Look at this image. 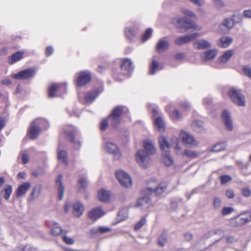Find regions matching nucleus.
<instances>
[{
	"label": "nucleus",
	"mask_w": 251,
	"mask_h": 251,
	"mask_svg": "<svg viewBox=\"0 0 251 251\" xmlns=\"http://www.w3.org/2000/svg\"><path fill=\"white\" fill-rule=\"evenodd\" d=\"M169 42L164 38L159 39L156 45V50L158 52L165 51L169 48Z\"/></svg>",
	"instance_id": "b1692460"
},
{
	"label": "nucleus",
	"mask_w": 251,
	"mask_h": 251,
	"mask_svg": "<svg viewBox=\"0 0 251 251\" xmlns=\"http://www.w3.org/2000/svg\"><path fill=\"white\" fill-rule=\"evenodd\" d=\"M146 223V219L145 218H142V219L137 223L135 226V229L138 230L140 229L143 225Z\"/></svg>",
	"instance_id": "680f3d73"
},
{
	"label": "nucleus",
	"mask_w": 251,
	"mask_h": 251,
	"mask_svg": "<svg viewBox=\"0 0 251 251\" xmlns=\"http://www.w3.org/2000/svg\"><path fill=\"white\" fill-rule=\"evenodd\" d=\"M236 164L238 165L240 169L243 172L244 170H247L249 166V162L243 163L240 161H237Z\"/></svg>",
	"instance_id": "8fccbe9b"
},
{
	"label": "nucleus",
	"mask_w": 251,
	"mask_h": 251,
	"mask_svg": "<svg viewBox=\"0 0 251 251\" xmlns=\"http://www.w3.org/2000/svg\"><path fill=\"white\" fill-rule=\"evenodd\" d=\"M21 160L24 164H26L28 162V156L25 152L21 153Z\"/></svg>",
	"instance_id": "338daca9"
},
{
	"label": "nucleus",
	"mask_w": 251,
	"mask_h": 251,
	"mask_svg": "<svg viewBox=\"0 0 251 251\" xmlns=\"http://www.w3.org/2000/svg\"><path fill=\"white\" fill-rule=\"evenodd\" d=\"M232 50L226 51L219 58V62L221 63L224 64L226 63L233 55Z\"/></svg>",
	"instance_id": "4c0bfd02"
},
{
	"label": "nucleus",
	"mask_w": 251,
	"mask_h": 251,
	"mask_svg": "<svg viewBox=\"0 0 251 251\" xmlns=\"http://www.w3.org/2000/svg\"><path fill=\"white\" fill-rule=\"evenodd\" d=\"M151 204V199L148 196H145L138 199L135 206L141 209H147Z\"/></svg>",
	"instance_id": "aec40b11"
},
{
	"label": "nucleus",
	"mask_w": 251,
	"mask_h": 251,
	"mask_svg": "<svg viewBox=\"0 0 251 251\" xmlns=\"http://www.w3.org/2000/svg\"><path fill=\"white\" fill-rule=\"evenodd\" d=\"M152 30L151 28H148L146 30L145 33L142 36V41L143 42L146 41L151 36Z\"/></svg>",
	"instance_id": "de8ad7c7"
},
{
	"label": "nucleus",
	"mask_w": 251,
	"mask_h": 251,
	"mask_svg": "<svg viewBox=\"0 0 251 251\" xmlns=\"http://www.w3.org/2000/svg\"><path fill=\"white\" fill-rule=\"evenodd\" d=\"M228 95L233 102L238 106H245L246 105L245 98L240 90L232 88L228 92Z\"/></svg>",
	"instance_id": "7ed1b4c3"
},
{
	"label": "nucleus",
	"mask_w": 251,
	"mask_h": 251,
	"mask_svg": "<svg viewBox=\"0 0 251 251\" xmlns=\"http://www.w3.org/2000/svg\"><path fill=\"white\" fill-rule=\"evenodd\" d=\"M234 25V20L232 18H226L224 20L222 25L225 26L227 28H231ZM221 25H219L220 26Z\"/></svg>",
	"instance_id": "c03bdc74"
},
{
	"label": "nucleus",
	"mask_w": 251,
	"mask_h": 251,
	"mask_svg": "<svg viewBox=\"0 0 251 251\" xmlns=\"http://www.w3.org/2000/svg\"><path fill=\"white\" fill-rule=\"evenodd\" d=\"M125 35L129 40H131L134 36V33L130 28H126L125 30Z\"/></svg>",
	"instance_id": "13d9d810"
},
{
	"label": "nucleus",
	"mask_w": 251,
	"mask_h": 251,
	"mask_svg": "<svg viewBox=\"0 0 251 251\" xmlns=\"http://www.w3.org/2000/svg\"><path fill=\"white\" fill-rule=\"evenodd\" d=\"M108 122L110 123L108 119H104L102 120L100 124V128L101 130H105L107 128L108 126Z\"/></svg>",
	"instance_id": "bf43d9fd"
},
{
	"label": "nucleus",
	"mask_w": 251,
	"mask_h": 251,
	"mask_svg": "<svg viewBox=\"0 0 251 251\" xmlns=\"http://www.w3.org/2000/svg\"><path fill=\"white\" fill-rule=\"evenodd\" d=\"M234 209L231 207H225L222 210V214L223 215L225 216L231 213Z\"/></svg>",
	"instance_id": "5fc2aeb1"
},
{
	"label": "nucleus",
	"mask_w": 251,
	"mask_h": 251,
	"mask_svg": "<svg viewBox=\"0 0 251 251\" xmlns=\"http://www.w3.org/2000/svg\"><path fill=\"white\" fill-rule=\"evenodd\" d=\"M226 148V142H220L215 146L211 149L212 151L218 152L225 150Z\"/></svg>",
	"instance_id": "a19ab883"
},
{
	"label": "nucleus",
	"mask_w": 251,
	"mask_h": 251,
	"mask_svg": "<svg viewBox=\"0 0 251 251\" xmlns=\"http://www.w3.org/2000/svg\"><path fill=\"white\" fill-rule=\"evenodd\" d=\"M128 216V210L126 208L121 209L118 214L117 217L119 222L126 219Z\"/></svg>",
	"instance_id": "37998d69"
},
{
	"label": "nucleus",
	"mask_w": 251,
	"mask_h": 251,
	"mask_svg": "<svg viewBox=\"0 0 251 251\" xmlns=\"http://www.w3.org/2000/svg\"><path fill=\"white\" fill-rule=\"evenodd\" d=\"M62 231V228L60 227L55 226L51 229V234L54 236H57L61 233Z\"/></svg>",
	"instance_id": "603ef678"
},
{
	"label": "nucleus",
	"mask_w": 251,
	"mask_h": 251,
	"mask_svg": "<svg viewBox=\"0 0 251 251\" xmlns=\"http://www.w3.org/2000/svg\"><path fill=\"white\" fill-rule=\"evenodd\" d=\"M137 162L143 167H147L151 164V160L149 154L142 150L138 151L135 155Z\"/></svg>",
	"instance_id": "423d86ee"
},
{
	"label": "nucleus",
	"mask_w": 251,
	"mask_h": 251,
	"mask_svg": "<svg viewBox=\"0 0 251 251\" xmlns=\"http://www.w3.org/2000/svg\"><path fill=\"white\" fill-rule=\"evenodd\" d=\"M167 236L165 234H163L160 236L158 240V244L163 247L165 244L167 243Z\"/></svg>",
	"instance_id": "864d4df0"
},
{
	"label": "nucleus",
	"mask_w": 251,
	"mask_h": 251,
	"mask_svg": "<svg viewBox=\"0 0 251 251\" xmlns=\"http://www.w3.org/2000/svg\"><path fill=\"white\" fill-rule=\"evenodd\" d=\"M203 104L206 107L210 108V107L212 104V100L211 98H205L203 99Z\"/></svg>",
	"instance_id": "e2e57ef3"
},
{
	"label": "nucleus",
	"mask_w": 251,
	"mask_h": 251,
	"mask_svg": "<svg viewBox=\"0 0 251 251\" xmlns=\"http://www.w3.org/2000/svg\"><path fill=\"white\" fill-rule=\"evenodd\" d=\"M162 69V67L159 65L157 61L152 60L149 65V74L151 75H154L157 71Z\"/></svg>",
	"instance_id": "cd10ccee"
},
{
	"label": "nucleus",
	"mask_w": 251,
	"mask_h": 251,
	"mask_svg": "<svg viewBox=\"0 0 251 251\" xmlns=\"http://www.w3.org/2000/svg\"><path fill=\"white\" fill-rule=\"evenodd\" d=\"M105 149L110 153L113 154L115 159H119L121 155V153L117 145L112 142H106L105 145Z\"/></svg>",
	"instance_id": "dca6fc26"
},
{
	"label": "nucleus",
	"mask_w": 251,
	"mask_h": 251,
	"mask_svg": "<svg viewBox=\"0 0 251 251\" xmlns=\"http://www.w3.org/2000/svg\"><path fill=\"white\" fill-rule=\"evenodd\" d=\"M127 111V108L123 106H117L113 109L111 115L108 117L109 121L113 128H116L118 127L121 121V114L124 112Z\"/></svg>",
	"instance_id": "f03ea898"
},
{
	"label": "nucleus",
	"mask_w": 251,
	"mask_h": 251,
	"mask_svg": "<svg viewBox=\"0 0 251 251\" xmlns=\"http://www.w3.org/2000/svg\"><path fill=\"white\" fill-rule=\"evenodd\" d=\"M99 93L100 92L97 89L87 92L85 96V102L87 103H92L97 98Z\"/></svg>",
	"instance_id": "393cba45"
},
{
	"label": "nucleus",
	"mask_w": 251,
	"mask_h": 251,
	"mask_svg": "<svg viewBox=\"0 0 251 251\" xmlns=\"http://www.w3.org/2000/svg\"><path fill=\"white\" fill-rule=\"evenodd\" d=\"M78 185L82 189H85L87 185V180L83 177H81L78 182Z\"/></svg>",
	"instance_id": "6e6d98bb"
},
{
	"label": "nucleus",
	"mask_w": 251,
	"mask_h": 251,
	"mask_svg": "<svg viewBox=\"0 0 251 251\" xmlns=\"http://www.w3.org/2000/svg\"><path fill=\"white\" fill-rule=\"evenodd\" d=\"M105 214L101 207H98L90 211L88 216L93 220H96Z\"/></svg>",
	"instance_id": "4be33fe9"
},
{
	"label": "nucleus",
	"mask_w": 251,
	"mask_h": 251,
	"mask_svg": "<svg viewBox=\"0 0 251 251\" xmlns=\"http://www.w3.org/2000/svg\"><path fill=\"white\" fill-rule=\"evenodd\" d=\"M163 163L167 166H170L172 165L173 163L174 160L171 155L169 154V152L167 153H163Z\"/></svg>",
	"instance_id": "58836bf2"
},
{
	"label": "nucleus",
	"mask_w": 251,
	"mask_h": 251,
	"mask_svg": "<svg viewBox=\"0 0 251 251\" xmlns=\"http://www.w3.org/2000/svg\"><path fill=\"white\" fill-rule=\"evenodd\" d=\"M35 126H38L40 130L41 129H45L49 126V123L45 119L39 118L35 120L32 122Z\"/></svg>",
	"instance_id": "f704fd0d"
},
{
	"label": "nucleus",
	"mask_w": 251,
	"mask_h": 251,
	"mask_svg": "<svg viewBox=\"0 0 251 251\" xmlns=\"http://www.w3.org/2000/svg\"><path fill=\"white\" fill-rule=\"evenodd\" d=\"M66 89L65 85H62L60 84H51L48 90V94L50 98H53L56 96V93L63 91Z\"/></svg>",
	"instance_id": "f3484780"
},
{
	"label": "nucleus",
	"mask_w": 251,
	"mask_h": 251,
	"mask_svg": "<svg viewBox=\"0 0 251 251\" xmlns=\"http://www.w3.org/2000/svg\"><path fill=\"white\" fill-rule=\"evenodd\" d=\"M179 137L186 144L193 147H197L199 145V142L196 140L193 135L187 132L181 131L179 133Z\"/></svg>",
	"instance_id": "9b49d317"
},
{
	"label": "nucleus",
	"mask_w": 251,
	"mask_h": 251,
	"mask_svg": "<svg viewBox=\"0 0 251 251\" xmlns=\"http://www.w3.org/2000/svg\"><path fill=\"white\" fill-rule=\"evenodd\" d=\"M144 148L145 150V152L148 154H153L155 152L153 143L151 141H145L144 142Z\"/></svg>",
	"instance_id": "c756f323"
},
{
	"label": "nucleus",
	"mask_w": 251,
	"mask_h": 251,
	"mask_svg": "<svg viewBox=\"0 0 251 251\" xmlns=\"http://www.w3.org/2000/svg\"><path fill=\"white\" fill-rule=\"evenodd\" d=\"M63 239L64 241L68 244L72 245L74 243V240L73 239L66 236H63Z\"/></svg>",
	"instance_id": "774afa93"
},
{
	"label": "nucleus",
	"mask_w": 251,
	"mask_h": 251,
	"mask_svg": "<svg viewBox=\"0 0 251 251\" xmlns=\"http://www.w3.org/2000/svg\"><path fill=\"white\" fill-rule=\"evenodd\" d=\"M173 22L180 29V32L182 33L190 29L200 30L202 28L201 26L197 25L194 21L187 18H175Z\"/></svg>",
	"instance_id": "f257e3e1"
},
{
	"label": "nucleus",
	"mask_w": 251,
	"mask_h": 251,
	"mask_svg": "<svg viewBox=\"0 0 251 251\" xmlns=\"http://www.w3.org/2000/svg\"><path fill=\"white\" fill-rule=\"evenodd\" d=\"M117 179L124 187L129 188L132 185L130 176L123 170L117 171L115 173Z\"/></svg>",
	"instance_id": "20e7f679"
},
{
	"label": "nucleus",
	"mask_w": 251,
	"mask_h": 251,
	"mask_svg": "<svg viewBox=\"0 0 251 251\" xmlns=\"http://www.w3.org/2000/svg\"><path fill=\"white\" fill-rule=\"evenodd\" d=\"M31 184L29 182H25L20 185L16 190V196L18 198L23 197L28 190L31 187Z\"/></svg>",
	"instance_id": "a211bd4d"
},
{
	"label": "nucleus",
	"mask_w": 251,
	"mask_h": 251,
	"mask_svg": "<svg viewBox=\"0 0 251 251\" xmlns=\"http://www.w3.org/2000/svg\"><path fill=\"white\" fill-rule=\"evenodd\" d=\"M111 193L110 191L101 189L98 192V198L100 201L104 202H108L110 201Z\"/></svg>",
	"instance_id": "5701e85b"
},
{
	"label": "nucleus",
	"mask_w": 251,
	"mask_h": 251,
	"mask_svg": "<svg viewBox=\"0 0 251 251\" xmlns=\"http://www.w3.org/2000/svg\"><path fill=\"white\" fill-rule=\"evenodd\" d=\"M221 118L224 123L226 129L228 131L233 130V123L230 113L227 110H224L221 114Z\"/></svg>",
	"instance_id": "6e6552de"
},
{
	"label": "nucleus",
	"mask_w": 251,
	"mask_h": 251,
	"mask_svg": "<svg viewBox=\"0 0 251 251\" xmlns=\"http://www.w3.org/2000/svg\"><path fill=\"white\" fill-rule=\"evenodd\" d=\"M220 179L222 184H225L232 179V177L228 175H223L220 176Z\"/></svg>",
	"instance_id": "09e8293b"
},
{
	"label": "nucleus",
	"mask_w": 251,
	"mask_h": 251,
	"mask_svg": "<svg viewBox=\"0 0 251 251\" xmlns=\"http://www.w3.org/2000/svg\"><path fill=\"white\" fill-rule=\"evenodd\" d=\"M194 129L197 132H201L203 130V123L201 121H196L192 124Z\"/></svg>",
	"instance_id": "79ce46f5"
},
{
	"label": "nucleus",
	"mask_w": 251,
	"mask_h": 251,
	"mask_svg": "<svg viewBox=\"0 0 251 251\" xmlns=\"http://www.w3.org/2000/svg\"><path fill=\"white\" fill-rule=\"evenodd\" d=\"M23 52L18 51L12 55L9 58L8 61L10 64H13L16 62L20 60L23 57Z\"/></svg>",
	"instance_id": "e433bc0d"
},
{
	"label": "nucleus",
	"mask_w": 251,
	"mask_h": 251,
	"mask_svg": "<svg viewBox=\"0 0 251 251\" xmlns=\"http://www.w3.org/2000/svg\"><path fill=\"white\" fill-rule=\"evenodd\" d=\"M35 71L33 69L29 68L23 70L13 75V77L17 79H26L34 76Z\"/></svg>",
	"instance_id": "2eb2a0df"
},
{
	"label": "nucleus",
	"mask_w": 251,
	"mask_h": 251,
	"mask_svg": "<svg viewBox=\"0 0 251 251\" xmlns=\"http://www.w3.org/2000/svg\"><path fill=\"white\" fill-rule=\"evenodd\" d=\"M41 189L42 186L40 184H37L33 187L29 198L30 201H34L40 196Z\"/></svg>",
	"instance_id": "a878e982"
},
{
	"label": "nucleus",
	"mask_w": 251,
	"mask_h": 251,
	"mask_svg": "<svg viewBox=\"0 0 251 251\" xmlns=\"http://www.w3.org/2000/svg\"><path fill=\"white\" fill-rule=\"evenodd\" d=\"M226 195L228 199H233L235 196L234 191L231 189H227L226 192Z\"/></svg>",
	"instance_id": "69168bd1"
},
{
	"label": "nucleus",
	"mask_w": 251,
	"mask_h": 251,
	"mask_svg": "<svg viewBox=\"0 0 251 251\" xmlns=\"http://www.w3.org/2000/svg\"><path fill=\"white\" fill-rule=\"evenodd\" d=\"M194 48L201 50L210 48L211 47V43L204 39L198 40L193 43Z\"/></svg>",
	"instance_id": "6ab92c4d"
},
{
	"label": "nucleus",
	"mask_w": 251,
	"mask_h": 251,
	"mask_svg": "<svg viewBox=\"0 0 251 251\" xmlns=\"http://www.w3.org/2000/svg\"><path fill=\"white\" fill-rule=\"evenodd\" d=\"M244 73L251 78V67L249 66H245L243 67Z\"/></svg>",
	"instance_id": "052dcab7"
},
{
	"label": "nucleus",
	"mask_w": 251,
	"mask_h": 251,
	"mask_svg": "<svg viewBox=\"0 0 251 251\" xmlns=\"http://www.w3.org/2000/svg\"><path fill=\"white\" fill-rule=\"evenodd\" d=\"M242 195L245 197H249L251 194V190L248 187H243L241 190Z\"/></svg>",
	"instance_id": "3c124183"
},
{
	"label": "nucleus",
	"mask_w": 251,
	"mask_h": 251,
	"mask_svg": "<svg viewBox=\"0 0 251 251\" xmlns=\"http://www.w3.org/2000/svg\"><path fill=\"white\" fill-rule=\"evenodd\" d=\"M64 132L66 134L70 137L71 142L74 145V148L76 150H78L81 147V142L80 141H75L74 132L71 131H68L67 130H64Z\"/></svg>",
	"instance_id": "473e14b6"
},
{
	"label": "nucleus",
	"mask_w": 251,
	"mask_h": 251,
	"mask_svg": "<svg viewBox=\"0 0 251 251\" xmlns=\"http://www.w3.org/2000/svg\"><path fill=\"white\" fill-rule=\"evenodd\" d=\"M110 229L109 228L104 227V226H101L100 227L99 229H92V231L94 232V233H96L98 231H100L101 233H105L106 232H108L110 231Z\"/></svg>",
	"instance_id": "4d7b16f0"
},
{
	"label": "nucleus",
	"mask_w": 251,
	"mask_h": 251,
	"mask_svg": "<svg viewBox=\"0 0 251 251\" xmlns=\"http://www.w3.org/2000/svg\"><path fill=\"white\" fill-rule=\"evenodd\" d=\"M169 114L172 118L178 120L181 118V115L177 110H174L169 112Z\"/></svg>",
	"instance_id": "49530a36"
},
{
	"label": "nucleus",
	"mask_w": 251,
	"mask_h": 251,
	"mask_svg": "<svg viewBox=\"0 0 251 251\" xmlns=\"http://www.w3.org/2000/svg\"><path fill=\"white\" fill-rule=\"evenodd\" d=\"M57 158L58 161L62 163L67 164L68 156L67 152L63 150H58Z\"/></svg>",
	"instance_id": "c9c22d12"
},
{
	"label": "nucleus",
	"mask_w": 251,
	"mask_h": 251,
	"mask_svg": "<svg viewBox=\"0 0 251 251\" xmlns=\"http://www.w3.org/2000/svg\"><path fill=\"white\" fill-rule=\"evenodd\" d=\"M84 206L79 201L75 202L73 205V214L75 217H80L84 212Z\"/></svg>",
	"instance_id": "bb28decb"
},
{
	"label": "nucleus",
	"mask_w": 251,
	"mask_h": 251,
	"mask_svg": "<svg viewBox=\"0 0 251 251\" xmlns=\"http://www.w3.org/2000/svg\"><path fill=\"white\" fill-rule=\"evenodd\" d=\"M236 225L240 226L251 221V211L241 213L234 219Z\"/></svg>",
	"instance_id": "4468645a"
},
{
	"label": "nucleus",
	"mask_w": 251,
	"mask_h": 251,
	"mask_svg": "<svg viewBox=\"0 0 251 251\" xmlns=\"http://www.w3.org/2000/svg\"><path fill=\"white\" fill-rule=\"evenodd\" d=\"M176 138V137H175L173 138V140L174 142L172 143V144L169 143L168 140L165 136H161L158 138V143L159 146L161 151H163V153L169 152L172 146H173L175 148Z\"/></svg>",
	"instance_id": "1a4fd4ad"
},
{
	"label": "nucleus",
	"mask_w": 251,
	"mask_h": 251,
	"mask_svg": "<svg viewBox=\"0 0 251 251\" xmlns=\"http://www.w3.org/2000/svg\"><path fill=\"white\" fill-rule=\"evenodd\" d=\"M232 42V39L228 36L222 37L218 42V46L221 48L227 47Z\"/></svg>",
	"instance_id": "2f4dec72"
},
{
	"label": "nucleus",
	"mask_w": 251,
	"mask_h": 251,
	"mask_svg": "<svg viewBox=\"0 0 251 251\" xmlns=\"http://www.w3.org/2000/svg\"><path fill=\"white\" fill-rule=\"evenodd\" d=\"M176 143L175 150L179 155L185 156L188 158H196L200 155V153L199 151L194 150H191L188 149H186L184 151H182L179 146V141L177 138H176Z\"/></svg>",
	"instance_id": "39448f33"
},
{
	"label": "nucleus",
	"mask_w": 251,
	"mask_h": 251,
	"mask_svg": "<svg viewBox=\"0 0 251 251\" xmlns=\"http://www.w3.org/2000/svg\"><path fill=\"white\" fill-rule=\"evenodd\" d=\"M40 131L39 127L32 123L29 129V134L31 138L33 139L36 138Z\"/></svg>",
	"instance_id": "c85d7f7f"
},
{
	"label": "nucleus",
	"mask_w": 251,
	"mask_h": 251,
	"mask_svg": "<svg viewBox=\"0 0 251 251\" xmlns=\"http://www.w3.org/2000/svg\"><path fill=\"white\" fill-rule=\"evenodd\" d=\"M217 54L216 50H209L204 53L203 59L204 60H213L215 59Z\"/></svg>",
	"instance_id": "72a5a7b5"
},
{
	"label": "nucleus",
	"mask_w": 251,
	"mask_h": 251,
	"mask_svg": "<svg viewBox=\"0 0 251 251\" xmlns=\"http://www.w3.org/2000/svg\"><path fill=\"white\" fill-rule=\"evenodd\" d=\"M154 125L159 132H162L165 131V125L161 117L158 116L155 119Z\"/></svg>",
	"instance_id": "7c9ffc66"
},
{
	"label": "nucleus",
	"mask_w": 251,
	"mask_h": 251,
	"mask_svg": "<svg viewBox=\"0 0 251 251\" xmlns=\"http://www.w3.org/2000/svg\"><path fill=\"white\" fill-rule=\"evenodd\" d=\"M91 80V74L88 71L80 72L76 79V84L78 86H84L90 82Z\"/></svg>",
	"instance_id": "9d476101"
},
{
	"label": "nucleus",
	"mask_w": 251,
	"mask_h": 251,
	"mask_svg": "<svg viewBox=\"0 0 251 251\" xmlns=\"http://www.w3.org/2000/svg\"><path fill=\"white\" fill-rule=\"evenodd\" d=\"M200 36V34L194 32L191 34L181 36L176 39L175 43L176 45L181 46L190 42L192 40Z\"/></svg>",
	"instance_id": "ddd939ff"
},
{
	"label": "nucleus",
	"mask_w": 251,
	"mask_h": 251,
	"mask_svg": "<svg viewBox=\"0 0 251 251\" xmlns=\"http://www.w3.org/2000/svg\"><path fill=\"white\" fill-rule=\"evenodd\" d=\"M182 13L187 16L191 17H193V18H196L195 14H194L192 11H191L188 9L182 10Z\"/></svg>",
	"instance_id": "0e129e2a"
},
{
	"label": "nucleus",
	"mask_w": 251,
	"mask_h": 251,
	"mask_svg": "<svg viewBox=\"0 0 251 251\" xmlns=\"http://www.w3.org/2000/svg\"><path fill=\"white\" fill-rule=\"evenodd\" d=\"M12 192V187L10 185H7L1 191V193L3 194V197L5 200H8Z\"/></svg>",
	"instance_id": "ea45409f"
},
{
	"label": "nucleus",
	"mask_w": 251,
	"mask_h": 251,
	"mask_svg": "<svg viewBox=\"0 0 251 251\" xmlns=\"http://www.w3.org/2000/svg\"><path fill=\"white\" fill-rule=\"evenodd\" d=\"M62 175H60L57 176L55 182V186L58 190V199L60 200L63 199L64 194V187L62 184Z\"/></svg>",
	"instance_id": "412c9836"
},
{
	"label": "nucleus",
	"mask_w": 251,
	"mask_h": 251,
	"mask_svg": "<svg viewBox=\"0 0 251 251\" xmlns=\"http://www.w3.org/2000/svg\"><path fill=\"white\" fill-rule=\"evenodd\" d=\"M134 66L131 61L128 58H124L121 64V73L125 76L129 75L132 72Z\"/></svg>",
	"instance_id": "0eeeda50"
},
{
	"label": "nucleus",
	"mask_w": 251,
	"mask_h": 251,
	"mask_svg": "<svg viewBox=\"0 0 251 251\" xmlns=\"http://www.w3.org/2000/svg\"><path fill=\"white\" fill-rule=\"evenodd\" d=\"M222 203V200L219 197H215L213 200V206L216 210L219 209Z\"/></svg>",
	"instance_id": "a18cd8bd"
},
{
	"label": "nucleus",
	"mask_w": 251,
	"mask_h": 251,
	"mask_svg": "<svg viewBox=\"0 0 251 251\" xmlns=\"http://www.w3.org/2000/svg\"><path fill=\"white\" fill-rule=\"evenodd\" d=\"M151 182H150L149 186L147 188V193L150 194L154 193L156 196H159L165 192L168 183L166 181H163L160 183L157 186L153 188L150 186Z\"/></svg>",
	"instance_id": "f8f14e48"
}]
</instances>
